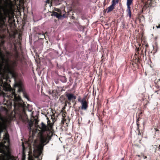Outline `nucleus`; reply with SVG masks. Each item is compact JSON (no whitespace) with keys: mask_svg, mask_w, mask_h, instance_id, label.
<instances>
[{"mask_svg":"<svg viewBox=\"0 0 160 160\" xmlns=\"http://www.w3.org/2000/svg\"><path fill=\"white\" fill-rule=\"evenodd\" d=\"M5 55L0 51V58L2 60V62H0V73L4 70L5 72L13 75L15 68L17 67L18 63L15 60L11 61V64H10L9 59L8 58L5 59Z\"/></svg>","mask_w":160,"mask_h":160,"instance_id":"obj_1","label":"nucleus"},{"mask_svg":"<svg viewBox=\"0 0 160 160\" xmlns=\"http://www.w3.org/2000/svg\"><path fill=\"white\" fill-rule=\"evenodd\" d=\"M2 90L11 92L16 101L18 102L21 100V97L18 95L16 94L15 90L12 89L10 84L6 82H3L2 79H0V91Z\"/></svg>","mask_w":160,"mask_h":160,"instance_id":"obj_2","label":"nucleus"},{"mask_svg":"<svg viewBox=\"0 0 160 160\" xmlns=\"http://www.w3.org/2000/svg\"><path fill=\"white\" fill-rule=\"evenodd\" d=\"M39 128L42 130V132L40 136V142L42 144L43 146L45 143H48L51 139L50 136L48 134L44 135L43 133L46 131H49L48 128L43 122H42L40 126H39Z\"/></svg>","mask_w":160,"mask_h":160,"instance_id":"obj_3","label":"nucleus"},{"mask_svg":"<svg viewBox=\"0 0 160 160\" xmlns=\"http://www.w3.org/2000/svg\"><path fill=\"white\" fill-rule=\"evenodd\" d=\"M65 94L66 98V106L67 103L70 104L71 101H73L76 99V96L72 93L66 92Z\"/></svg>","mask_w":160,"mask_h":160,"instance_id":"obj_4","label":"nucleus"},{"mask_svg":"<svg viewBox=\"0 0 160 160\" xmlns=\"http://www.w3.org/2000/svg\"><path fill=\"white\" fill-rule=\"evenodd\" d=\"M86 96L84 97L81 101V109L82 110H87L88 107V102L86 100Z\"/></svg>","mask_w":160,"mask_h":160,"instance_id":"obj_5","label":"nucleus"},{"mask_svg":"<svg viewBox=\"0 0 160 160\" xmlns=\"http://www.w3.org/2000/svg\"><path fill=\"white\" fill-rule=\"evenodd\" d=\"M66 114V112H64L63 113V118L61 122V125L64 127H68V124L70 122V119L69 118L68 121L64 118V116H65Z\"/></svg>","mask_w":160,"mask_h":160,"instance_id":"obj_6","label":"nucleus"},{"mask_svg":"<svg viewBox=\"0 0 160 160\" xmlns=\"http://www.w3.org/2000/svg\"><path fill=\"white\" fill-rule=\"evenodd\" d=\"M42 153L41 148H38L34 151L33 155L35 158H39Z\"/></svg>","mask_w":160,"mask_h":160,"instance_id":"obj_7","label":"nucleus"},{"mask_svg":"<svg viewBox=\"0 0 160 160\" xmlns=\"http://www.w3.org/2000/svg\"><path fill=\"white\" fill-rule=\"evenodd\" d=\"M112 4L106 10H107V13H108L112 11L115 8V7L117 4L115 2L112 1Z\"/></svg>","mask_w":160,"mask_h":160,"instance_id":"obj_8","label":"nucleus"},{"mask_svg":"<svg viewBox=\"0 0 160 160\" xmlns=\"http://www.w3.org/2000/svg\"><path fill=\"white\" fill-rule=\"evenodd\" d=\"M66 97L65 96V94L61 96L59 98V101L62 103V104H65V106H66Z\"/></svg>","mask_w":160,"mask_h":160,"instance_id":"obj_9","label":"nucleus"},{"mask_svg":"<svg viewBox=\"0 0 160 160\" xmlns=\"http://www.w3.org/2000/svg\"><path fill=\"white\" fill-rule=\"evenodd\" d=\"M37 34L40 35L38 36L39 39H43L44 38L46 39L45 35L46 34L47 35L48 33L47 32H46L45 33H44L43 32H42L38 33Z\"/></svg>","mask_w":160,"mask_h":160,"instance_id":"obj_10","label":"nucleus"},{"mask_svg":"<svg viewBox=\"0 0 160 160\" xmlns=\"http://www.w3.org/2000/svg\"><path fill=\"white\" fill-rule=\"evenodd\" d=\"M3 138L6 141H7L8 142H9V135L7 131L6 132H5V134L3 135Z\"/></svg>","mask_w":160,"mask_h":160,"instance_id":"obj_11","label":"nucleus"},{"mask_svg":"<svg viewBox=\"0 0 160 160\" xmlns=\"http://www.w3.org/2000/svg\"><path fill=\"white\" fill-rule=\"evenodd\" d=\"M13 157L10 156L7 159L5 155H3L2 154H1L0 155V160H13Z\"/></svg>","mask_w":160,"mask_h":160,"instance_id":"obj_12","label":"nucleus"},{"mask_svg":"<svg viewBox=\"0 0 160 160\" xmlns=\"http://www.w3.org/2000/svg\"><path fill=\"white\" fill-rule=\"evenodd\" d=\"M151 2V0H148L147 2L145 3V5L143 6V8L146 9L149 7L151 6V4H150Z\"/></svg>","mask_w":160,"mask_h":160,"instance_id":"obj_13","label":"nucleus"},{"mask_svg":"<svg viewBox=\"0 0 160 160\" xmlns=\"http://www.w3.org/2000/svg\"><path fill=\"white\" fill-rule=\"evenodd\" d=\"M15 87H18V91L20 93L22 92L23 93V92H25V91L23 89V88L21 85H19L18 84H16L15 85Z\"/></svg>","mask_w":160,"mask_h":160,"instance_id":"obj_14","label":"nucleus"},{"mask_svg":"<svg viewBox=\"0 0 160 160\" xmlns=\"http://www.w3.org/2000/svg\"><path fill=\"white\" fill-rule=\"evenodd\" d=\"M155 86L158 89L157 90L155 91V92H157L158 91L160 90V80H159V81H158L155 84Z\"/></svg>","mask_w":160,"mask_h":160,"instance_id":"obj_15","label":"nucleus"},{"mask_svg":"<svg viewBox=\"0 0 160 160\" xmlns=\"http://www.w3.org/2000/svg\"><path fill=\"white\" fill-rule=\"evenodd\" d=\"M127 15L129 16V18H131V7H127V9L126 10Z\"/></svg>","mask_w":160,"mask_h":160,"instance_id":"obj_16","label":"nucleus"},{"mask_svg":"<svg viewBox=\"0 0 160 160\" xmlns=\"http://www.w3.org/2000/svg\"><path fill=\"white\" fill-rule=\"evenodd\" d=\"M134 57L135 58V60H137V62L139 63H140L142 61L141 59V57L138 56V55L135 56Z\"/></svg>","mask_w":160,"mask_h":160,"instance_id":"obj_17","label":"nucleus"},{"mask_svg":"<svg viewBox=\"0 0 160 160\" xmlns=\"http://www.w3.org/2000/svg\"><path fill=\"white\" fill-rule=\"evenodd\" d=\"M60 80L62 82L65 83L67 82V80L65 76H62L61 77Z\"/></svg>","mask_w":160,"mask_h":160,"instance_id":"obj_18","label":"nucleus"},{"mask_svg":"<svg viewBox=\"0 0 160 160\" xmlns=\"http://www.w3.org/2000/svg\"><path fill=\"white\" fill-rule=\"evenodd\" d=\"M133 0H127V7H130V5L132 3Z\"/></svg>","mask_w":160,"mask_h":160,"instance_id":"obj_19","label":"nucleus"},{"mask_svg":"<svg viewBox=\"0 0 160 160\" xmlns=\"http://www.w3.org/2000/svg\"><path fill=\"white\" fill-rule=\"evenodd\" d=\"M144 45H145V49L144 52L145 54V55H146V52L147 50V49H148V48L149 45L147 42H144Z\"/></svg>","mask_w":160,"mask_h":160,"instance_id":"obj_20","label":"nucleus"},{"mask_svg":"<svg viewBox=\"0 0 160 160\" xmlns=\"http://www.w3.org/2000/svg\"><path fill=\"white\" fill-rule=\"evenodd\" d=\"M136 49H135V51H136V53L135 54V56H136L137 55L139 54V51L140 50V48L139 47L138 48L137 47H136Z\"/></svg>","mask_w":160,"mask_h":160,"instance_id":"obj_21","label":"nucleus"},{"mask_svg":"<svg viewBox=\"0 0 160 160\" xmlns=\"http://www.w3.org/2000/svg\"><path fill=\"white\" fill-rule=\"evenodd\" d=\"M33 123L32 121H30V122H29L28 124V128L30 129V130L31 129V128L33 126Z\"/></svg>","mask_w":160,"mask_h":160,"instance_id":"obj_22","label":"nucleus"},{"mask_svg":"<svg viewBox=\"0 0 160 160\" xmlns=\"http://www.w3.org/2000/svg\"><path fill=\"white\" fill-rule=\"evenodd\" d=\"M5 26V23L0 22V31L3 28L4 26Z\"/></svg>","mask_w":160,"mask_h":160,"instance_id":"obj_23","label":"nucleus"},{"mask_svg":"<svg viewBox=\"0 0 160 160\" xmlns=\"http://www.w3.org/2000/svg\"><path fill=\"white\" fill-rule=\"evenodd\" d=\"M23 96L24 97V98H27L28 100L29 99V97L28 96V95L25 92H23Z\"/></svg>","mask_w":160,"mask_h":160,"instance_id":"obj_24","label":"nucleus"},{"mask_svg":"<svg viewBox=\"0 0 160 160\" xmlns=\"http://www.w3.org/2000/svg\"><path fill=\"white\" fill-rule=\"evenodd\" d=\"M0 15L1 17V18H2L4 21H5L6 20V17L5 16L3 15L1 12H0Z\"/></svg>","mask_w":160,"mask_h":160,"instance_id":"obj_25","label":"nucleus"},{"mask_svg":"<svg viewBox=\"0 0 160 160\" xmlns=\"http://www.w3.org/2000/svg\"><path fill=\"white\" fill-rule=\"evenodd\" d=\"M154 129L155 132V134H156L157 133V134H158L159 133V131L157 128H154Z\"/></svg>","mask_w":160,"mask_h":160,"instance_id":"obj_26","label":"nucleus"},{"mask_svg":"<svg viewBox=\"0 0 160 160\" xmlns=\"http://www.w3.org/2000/svg\"><path fill=\"white\" fill-rule=\"evenodd\" d=\"M0 22L3 23H5V22L4 21L2 18L0 16Z\"/></svg>","mask_w":160,"mask_h":160,"instance_id":"obj_27","label":"nucleus"},{"mask_svg":"<svg viewBox=\"0 0 160 160\" xmlns=\"http://www.w3.org/2000/svg\"><path fill=\"white\" fill-rule=\"evenodd\" d=\"M137 130L138 131L139 130V127H140V124L139 122H137Z\"/></svg>","mask_w":160,"mask_h":160,"instance_id":"obj_28","label":"nucleus"},{"mask_svg":"<svg viewBox=\"0 0 160 160\" xmlns=\"http://www.w3.org/2000/svg\"><path fill=\"white\" fill-rule=\"evenodd\" d=\"M54 14H55V16H56L57 17H59L60 16H61V15L60 14H59L57 12H55Z\"/></svg>","mask_w":160,"mask_h":160,"instance_id":"obj_29","label":"nucleus"},{"mask_svg":"<svg viewBox=\"0 0 160 160\" xmlns=\"http://www.w3.org/2000/svg\"><path fill=\"white\" fill-rule=\"evenodd\" d=\"M141 118H140V116H139H139L138 117V119H137L136 120V123H137V122H139V119Z\"/></svg>","mask_w":160,"mask_h":160,"instance_id":"obj_30","label":"nucleus"},{"mask_svg":"<svg viewBox=\"0 0 160 160\" xmlns=\"http://www.w3.org/2000/svg\"><path fill=\"white\" fill-rule=\"evenodd\" d=\"M6 53L7 55L8 56L11 55V53L9 51H6Z\"/></svg>","mask_w":160,"mask_h":160,"instance_id":"obj_31","label":"nucleus"},{"mask_svg":"<svg viewBox=\"0 0 160 160\" xmlns=\"http://www.w3.org/2000/svg\"><path fill=\"white\" fill-rule=\"evenodd\" d=\"M51 2V0H47L46 1V3H49Z\"/></svg>","mask_w":160,"mask_h":160,"instance_id":"obj_32","label":"nucleus"},{"mask_svg":"<svg viewBox=\"0 0 160 160\" xmlns=\"http://www.w3.org/2000/svg\"><path fill=\"white\" fill-rule=\"evenodd\" d=\"M119 0H115V1H114L115 3L116 4L118 3L119 2Z\"/></svg>","mask_w":160,"mask_h":160,"instance_id":"obj_33","label":"nucleus"},{"mask_svg":"<svg viewBox=\"0 0 160 160\" xmlns=\"http://www.w3.org/2000/svg\"><path fill=\"white\" fill-rule=\"evenodd\" d=\"M78 101L79 102H80L81 103L82 100H81L80 98H78Z\"/></svg>","mask_w":160,"mask_h":160,"instance_id":"obj_34","label":"nucleus"},{"mask_svg":"<svg viewBox=\"0 0 160 160\" xmlns=\"http://www.w3.org/2000/svg\"><path fill=\"white\" fill-rule=\"evenodd\" d=\"M156 27L157 28H160V24H158V25Z\"/></svg>","mask_w":160,"mask_h":160,"instance_id":"obj_35","label":"nucleus"},{"mask_svg":"<svg viewBox=\"0 0 160 160\" xmlns=\"http://www.w3.org/2000/svg\"><path fill=\"white\" fill-rule=\"evenodd\" d=\"M141 54L142 55H144V53H143V50H142L141 51Z\"/></svg>","mask_w":160,"mask_h":160,"instance_id":"obj_36","label":"nucleus"},{"mask_svg":"<svg viewBox=\"0 0 160 160\" xmlns=\"http://www.w3.org/2000/svg\"><path fill=\"white\" fill-rule=\"evenodd\" d=\"M143 157L144 159L146 158H147V157L146 156H145L144 155L143 156Z\"/></svg>","mask_w":160,"mask_h":160,"instance_id":"obj_37","label":"nucleus"},{"mask_svg":"<svg viewBox=\"0 0 160 160\" xmlns=\"http://www.w3.org/2000/svg\"><path fill=\"white\" fill-rule=\"evenodd\" d=\"M138 131V135H141V133L140 132V130L139 131Z\"/></svg>","mask_w":160,"mask_h":160,"instance_id":"obj_38","label":"nucleus"},{"mask_svg":"<svg viewBox=\"0 0 160 160\" xmlns=\"http://www.w3.org/2000/svg\"><path fill=\"white\" fill-rule=\"evenodd\" d=\"M138 45H139V47H140V46L141 45V44H140V43H138Z\"/></svg>","mask_w":160,"mask_h":160,"instance_id":"obj_39","label":"nucleus"},{"mask_svg":"<svg viewBox=\"0 0 160 160\" xmlns=\"http://www.w3.org/2000/svg\"><path fill=\"white\" fill-rule=\"evenodd\" d=\"M158 148L159 149H160V145H159V147H158Z\"/></svg>","mask_w":160,"mask_h":160,"instance_id":"obj_40","label":"nucleus"},{"mask_svg":"<svg viewBox=\"0 0 160 160\" xmlns=\"http://www.w3.org/2000/svg\"><path fill=\"white\" fill-rule=\"evenodd\" d=\"M142 114V112H140V113H139V114Z\"/></svg>","mask_w":160,"mask_h":160,"instance_id":"obj_41","label":"nucleus"},{"mask_svg":"<svg viewBox=\"0 0 160 160\" xmlns=\"http://www.w3.org/2000/svg\"><path fill=\"white\" fill-rule=\"evenodd\" d=\"M114 1H115V0H112V1L113 2H115Z\"/></svg>","mask_w":160,"mask_h":160,"instance_id":"obj_42","label":"nucleus"},{"mask_svg":"<svg viewBox=\"0 0 160 160\" xmlns=\"http://www.w3.org/2000/svg\"><path fill=\"white\" fill-rule=\"evenodd\" d=\"M2 1H4V0H2Z\"/></svg>","mask_w":160,"mask_h":160,"instance_id":"obj_43","label":"nucleus"},{"mask_svg":"<svg viewBox=\"0 0 160 160\" xmlns=\"http://www.w3.org/2000/svg\"><path fill=\"white\" fill-rule=\"evenodd\" d=\"M159 156H160V155H159Z\"/></svg>","mask_w":160,"mask_h":160,"instance_id":"obj_44","label":"nucleus"}]
</instances>
